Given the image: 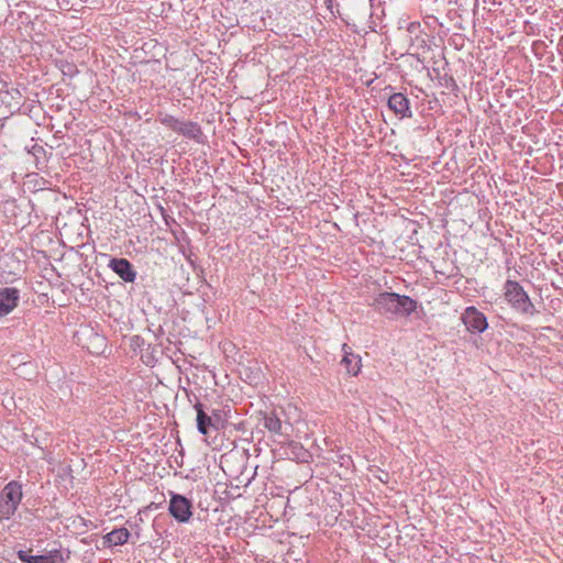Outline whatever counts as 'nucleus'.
<instances>
[{"label": "nucleus", "instance_id": "obj_1", "mask_svg": "<svg viewBox=\"0 0 563 563\" xmlns=\"http://www.w3.org/2000/svg\"><path fill=\"white\" fill-rule=\"evenodd\" d=\"M417 306L411 297L389 291L379 292L372 302L375 311L389 318L409 317Z\"/></svg>", "mask_w": 563, "mask_h": 563}, {"label": "nucleus", "instance_id": "obj_2", "mask_svg": "<svg viewBox=\"0 0 563 563\" xmlns=\"http://www.w3.org/2000/svg\"><path fill=\"white\" fill-rule=\"evenodd\" d=\"M503 291L507 303L518 313L525 316L539 313L528 292L519 282L507 279L504 284Z\"/></svg>", "mask_w": 563, "mask_h": 563}, {"label": "nucleus", "instance_id": "obj_3", "mask_svg": "<svg viewBox=\"0 0 563 563\" xmlns=\"http://www.w3.org/2000/svg\"><path fill=\"white\" fill-rule=\"evenodd\" d=\"M23 498L22 484L11 481L0 492V521L10 520L16 512Z\"/></svg>", "mask_w": 563, "mask_h": 563}, {"label": "nucleus", "instance_id": "obj_4", "mask_svg": "<svg viewBox=\"0 0 563 563\" xmlns=\"http://www.w3.org/2000/svg\"><path fill=\"white\" fill-rule=\"evenodd\" d=\"M343 11L339 9L336 3V13L347 26H355V20H365L372 16V0H342Z\"/></svg>", "mask_w": 563, "mask_h": 563}, {"label": "nucleus", "instance_id": "obj_5", "mask_svg": "<svg viewBox=\"0 0 563 563\" xmlns=\"http://www.w3.org/2000/svg\"><path fill=\"white\" fill-rule=\"evenodd\" d=\"M168 514L178 523L189 522L194 515L192 500L181 494L169 492Z\"/></svg>", "mask_w": 563, "mask_h": 563}, {"label": "nucleus", "instance_id": "obj_6", "mask_svg": "<svg viewBox=\"0 0 563 563\" xmlns=\"http://www.w3.org/2000/svg\"><path fill=\"white\" fill-rule=\"evenodd\" d=\"M264 428L274 437L278 443H285L289 440L288 430L290 423L284 422L276 410L261 412Z\"/></svg>", "mask_w": 563, "mask_h": 563}, {"label": "nucleus", "instance_id": "obj_7", "mask_svg": "<svg viewBox=\"0 0 563 563\" xmlns=\"http://www.w3.org/2000/svg\"><path fill=\"white\" fill-rule=\"evenodd\" d=\"M16 556L23 563H65L70 558V551L59 547L48 550L44 554L33 555L31 550H19Z\"/></svg>", "mask_w": 563, "mask_h": 563}, {"label": "nucleus", "instance_id": "obj_8", "mask_svg": "<svg viewBox=\"0 0 563 563\" xmlns=\"http://www.w3.org/2000/svg\"><path fill=\"white\" fill-rule=\"evenodd\" d=\"M461 319L467 331L473 334L483 333L488 328L486 316L474 306L467 307L462 313Z\"/></svg>", "mask_w": 563, "mask_h": 563}, {"label": "nucleus", "instance_id": "obj_9", "mask_svg": "<svg viewBox=\"0 0 563 563\" xmlns=\"http://www.w3.org/2000/svg\"><path fill=\"white\" fill-rule=\"evenodd\" d=\"M108 267L125 283H134L136 279L134 266L124 257H111Z\"/></svg>", "mask_w": 563, "mask_h": 563}, {"label": "nucleus", "instance_id": "obj_10", "mask_svg": "<svg viewBox=\"0 0 563 563\" xmlns=\"http://www.w3.org/2000/svg\"><path fill=\"white\" fill-rule=\"evenodd\" d=\"M20 290L14 287L0 288V318L11 313L19 305Z\"/></svg>", "mask_w": 563, "mask_h": 563}, {"label": "nucleus", "instance_id": "obj_11", "mask_svg": "<svg viewBox=\"0 0 563 563\" xmlns=\"http://www.w3.org/2000/svg\"><path fill=\"white\" fill-rule=\"evenodd\" d=\"M388 108L400 119L411 118L410 100L402 92H394L387 100Z\"/></svg>", "mask_w": 563, "mask_h": 563}, {"label": "nucleus", "instance_id": "obj_12", "mask_svg": "<svg viewBox=\"0 0 563 563\" xmlns=\"http://www.w3.org/2000/svg\"><path fill=\"white\" fill-rule=\"evenodd\" d=\"M0 106H3L11 114L20 111L22 107V95L19 89L0 90Z\"/></svg>", "mask_w": 563, "mask_h": 563}, {"label": "nucleus", "instance_id": "obj_13", "mask_svg": "<svg viewBox=\"0 0 563 563\" xmlns=\"http://www.w3.org/2000/svg\"><path fill=\"white\" fill-rule=\"evenodd\" d=\"M342 351L344 355L342 357L341 365L344 366L347 374L352 376L358 375L362 367L361 356L353 353L347 344H343Z\"/></svg>", "mask_w": 563, "mask_h": 563}, {"label": "nucleus", "instance_id": "obj_14", "mask_svg": "<svg viewBox=\"0 0 563 563\" xmlns=\"http://www.w3.org/2000/svg\"><path fill=\"white\" fill-rule=\"evenodd\" d=\"M130 537L131 533L126 528H115L102 537V543L104 548L123 545L129 542Z\"/></svg>", "mask_w": 563, "mask_h": 563}, {"label": "nucleus", "instance_id": "obj_15", "mask_svg": "<svg viewBox=\"0 0 563 563\" xmlns=\"http://www.w3.org/2000/svg\"><path fill=\"white\" fill-rule=\"evenodd\" d=\"M177 133L197 143H202L205 137L200 124L194 121H181Z\"/></svg>", "mask_w": 563, "mask_h": 563}, {"label": "nucleus", "instance_id": "obj_16", "mask_svg": "<svg viewBox=\"0 0 563 563\" xmlns=\"http://www.w3.org/2000/svg\"><path fill=\"white\" fill-rule=\"evenodd\" d=\"M194 408L197 412V429L206 435L211 427L216 428L212 418L203 410V405L200 401H197Z\"/></svg>", "mask_w": 563, "mask_h": 563}, {"label": "nucleus", "instance_id": "obj_17", "mask_svg": "<svg viewBox=\"0 0 563 563\" xmlns=\"http://www.w3.org/2000/svg\"><path fill=\"white\" fill-rule=\"evenodd\" d=\"M29 153L34 157L36 167L42 169L45 165L46 151L42 145L33 144Z\"/></svg>", "mask_w": 563, "mask_h": 563}, {"label": "nucleus", "instance_id": "obj_18", "mask_svg": "<svg viewBox=\"0 0 563 563\" xmlns=\"http://www.w3.org/2000/svg\"><path fill=\"white\" fill-rule=\"evenodd\" d=\"M289 449H290V454L294 455V457L297 460H300L303 462V461H307V457H309L308 451L305 450L303 446L301 445V443H299V442L290 441Z\"/></svg>", "mask_w": 563, "mask_h": 563}, {"label": "nucleus", "instance_id": "obj_19", "mask_svg": "<svg viewBox=\"0 0 563 563\" xmlns=\"http://www.w3.org/2000/svg\"><path fill=\"white\" fill-rule=\"evenodd\" d=\"M161 124L166 126L167 129L177 133V129H179L181 120L175 118L170 114H161L158 118Z\"/></svg>", "mask_w": 563, "mask_h": 563}, {"label": "nucleus", "instance_id": "obj_20", "mask_svg": "<svg viewBox=\"0 0 563 563\" xmlns=\"http://www.w3.org/2000/svg\"><path fill=\"white\" fill-rule=\"evenodd\" d=\"M154 351L155 347H153L151 344L147 345L146 353L142 355V360L146 365H153L154 364Z\"/></svg>", "mask_w": 563, "mask_h": 563}, {"label": "nucleus", "instance_id": "obj_21", "mask_svg": "<svg viewBox=\"0 0 563 563\" xmlns=\"http://www.w3.org/2000/svg\"><path fill=\"white\" fill-rule=\"evenodd\" d=\"M145 344V340L140 335H133L131 338V347L136 351L137 349L142 350Z\"/></svg>", "mask_w": 563, "mask_h": 563}, {"label": "nucleus", "instance_id": "obj_22", "mask_svg": "<svg viewBox=\"0 0 563 563\" xmlns=\"http://www.w3.org/2000/svg\"><path fill=\"white\" fill-rule=\"evenodd\" d=\"M338 462L341 466L349 468L353 464L352 457L347 454H339Z\"/></svg>", "mask_w": 563, "mask_h": 563}, {"label": "nucleus", "instance_id": "obj_23", "mask_svg": "<svg viewBox=\"0 0 563 563\" xmlns=\"http://www.w3.org/2000/svg\"><path fill=\"white\" fill-rule=\"evenodd\" d=\"M334 2L335 0H324V4L327 7V9L332 13L333 16H336L338 13H336V10L334 11Z\"/></svg>", "mask_w": 563, "mask_h": 563}, {"label": "nucleus", "instance_id": "obj_24", "mask_svg": "<svg viewBox=\"0 0 563 563\" xmlns=\"http://www.w3.org/2000/svg\"><path fill=\"white\" fill-rule=\"evenodd\" d=\"M15 207L16 206H15V201L14 200L13 201H5V203H4L5 211H13Z\"/></svg>", "mask_w": 563, "mask_h": 563}, {"label": "nucleus", "instance_id": "obj_25", "mask_svg": "<svg viewBox=\"0 0 563 563\" xmlns=\"http://www.w3.org/2000/svg\"><path fill=\"white\" fill-rule=\"evenodd\" d=\"M506 265H507L508 269H510L511 261H510V260H507V261H506Z\"/></svg>", "mask_w": 563, "mask_h": 563}, {"label": "nucleus", "instance_id": "obj_26", "mask_svg": "<svg viewBox=\"0 0 563 563\" xmlns=\"http://www.w3.org/2000/svg\"><path fill=\"white\" fill-rule=\"evenodd\" d=\"M449 80L452 85H455V80L453 79V77H450Z\"/></svg>", "mask_w": 563, "mask_h": 563}]
</instances>
